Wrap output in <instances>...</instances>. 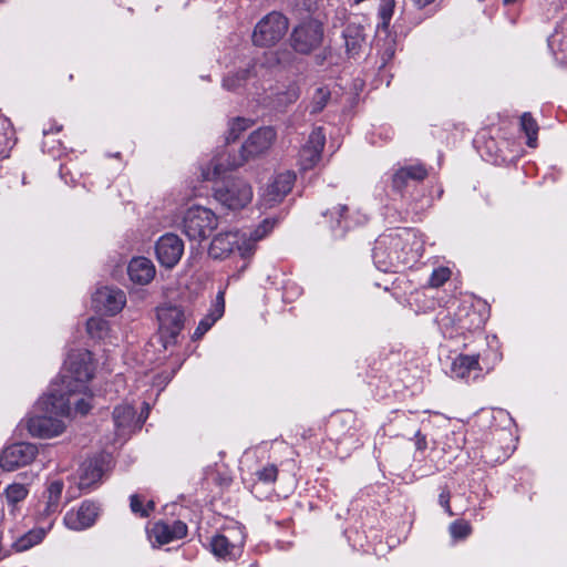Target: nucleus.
<instances>
[{
    "instance_id": "obj_24",
    "label": "nucleus",
    "mask_w": 567,
    "mask_h": 567,
    "mask_svg": "<svg viewBox=\"0 0 567 567\" xmlns=\"http://www.w3.org/2000/svg\"><path fill=\"white\" fill-rule=\"evenodd\" d=\"M136 412L132 405L121 404L117 405L113 411V420L115 427L118 432L125 433L135 426Z\"/></svg>"
},
{
    "instance_id": "obj_8",
    "label": "nucleus",
    "mask_w": 567,
    "mask_h": 567,
    "mask_svg": "<svg viewBox=\"0 0 567 567\" xmlns=\"http://www.w3.org/2000/svg\"><path fill=\"white\" fill-rule=\"evenodd\" d=\"M214 197L228 209H241L252 199L251 186L240 178H233L217 183L214 187Z\"/></svg>"
},
{
    "instance_id": "obj_18",
    "label": "nucleus",
    "mask_w": 567,
    "mask_h": 567,
    "mask_svg": "<svg viewBox=\"0 0 567 567\" xmlns=\"http://www.w3.org/2000/svg\"><path fill=\"white\" fill-rule=\"evenodd\" d=\"M97 514V505L93 502L85 501L78 509H71L65 514L64 524L70 529L83 530L95 523Z\"/></svg>"
},
{
    "instance_id": "obj_39",
    "label": "nucleus",
    "mask_w": 567,
    "mask_h": 567,
    "mask_svg": "<svg viewBox=\"0 0 567 567\" xmlns=\"http://www.w3.org/2000/svg\"><path fill=\"white\" fill-rule=\"evenodd\" d=\"M259 481L264 483H274L277 480L278 468L274 464H268L256 472Z\"/></svg>"
},
{
    "instance_id": "obj_22",
    "label": "nucleus",
    "mask_w": 567,
    "mask_h": 567,
    "mask_svg": "<svg viewBox=\"0 0 567 567\" xmlns=\"http://www.w3.org/2000/svg\"><path fill=\"white\" fill-rule=\"evenodd\" d=\"M102 463L97 458L85 460L79 468V488L89 492L102 478Z\"/></svg>"
},
{
    "instance_id": "obj_14",
    "label": "nucleus",
    "mask_w": 567,
    "mask_h": 567,
    "mask_svg": "<svg viewBox=\"0 0 567 567\" xmlns=\"http://www.w3.org/2000/svg\"><path fill=\"white\" fill-rule=\"evenodd\" d=\"M295 179L296 175L292 172L287 171L277 174L261 194L262 205L265 207H272L280 203L291 190Z\"/></svg>"
},
{
    "instance_id": "obj_31",
    "label": "nucleus",
    "mask_w": 567,
    "mask_h": 567,
    "mask_svg": "<svg viewBox=\"0 0 567 567\" xmlns=\"http://www.w3.org/2000/svg\"><path fill=\"white\" fill-rule=\"evenodd\" d=\"M252 69L254 65L225 76L223 80L224 89L228 91H236L239 89L251 76Z\"/></svg>"
},
{
    "instance_id": "obj_10",
    "label": "nucleus",
    "mask_w": 567,
    "mask_h": 567,
    "mask_svg": "<svg viewBox=\"0 0 567 567\" xmlns=\"http://www.w3.org/2000/svg\"><path fill=\"white\" fill-rule=\"evenodd\" d=\"M245 534L240 527L225 529L223 534L213 537L210 546L214 555L224 559H236L241 555Z\"/></svg>"
},
{
    "instance_id": "obj_36",
    "label": "nucleus",
    "mask_w": 567,
    "mask_h": 567,
    "mask_svg": "<svg viewBox=\"0 0 567 567\" xmlns=\"http://www.w3.org/2000/svg\"><path fill=\"white\" fill-rule=\"evenodd\" d=\"M86 330L92 338L102 339L107 332V322L102 318H90L86 321Z\"/></svg>"
},
{
    "instance_id": "obj_25",
    "label": "nucleus",
    "mask_w": 567,
    "mask_h": 567,
    "mask_svg": "<svg viewBox=\"0 0 567 567\" xmlns=\"http://www.w3.org/2000/svg\"><path fill=\"white\" fill-rule=\"evenodd\" d=\"M477 370H480L478 355L460 354L452 363V373L458 379H467L473 371Z\"/></svg>"
},
{
    "instance_id": "obj_38",
    "label": "nucleus",
    "mask_w": 567,
    "mask_h": 567,
    "mask_svg": "<svg viewBox=\"0 0 567 567\" xmlns=\"http://www.w3.org/2000/svg\"><path fill=\"white\" fill-rule=\"evenodd\" d=\"M451 277V270L447 267H439L434 269L430 276L429 285L432 288L443 286Z\"/></svg>"
},
{
    "instance_id": "obj_42",
    "label": "nucleus",
    "mask_w": 567,
    "mask_h": 567,
    "mask_svg": "<svg viewBox=\"0 0 567 567\" xmlns=\"http://www.w3.org/2000/svg\"><path fill=\"white\" fill-rule=\"evenodd\" d=\"M450 498H451V493H450L449 488L443 487L439 495V504L444 508V511L447 513L449 516H453L454 513L452 512V508L450 505Z\"/></svg>"
},
{
    "instance_id": "obj_16",
    "label": "nucleus",
    "mask_w": 567,
    "mask_h": 567,
    "mask_svg": "<svg viewBox=\"0 0 567 567\" xmlns=\"http://www.w3.org/2000/svg\"><path fill=\"white\" fill-rule=\"evenodd\" d=\"M323 217L329 224L331 236L334 239L343 238L347 230L365 220V216H361L360 219L353 220L352 216L349 215V208L347 205H338L333 207L324 213Z\"/></svg>"
},
{
    "instance_id": "obj_29",
    "label": "nucleus",
    "mask_w": 567,
    "mask_h": 567,
    "mask_svg": "<svg viewBox=\"0 0 567 567\" xmlns=\"http://www.w3.org/2000/svg\"><path fill=\"white\" fill-rule=\"evenodd\" d=\"M331 92L327 86H319L315 90L310 104L309 111L311 114H318L323 111L330 101Z\"/></svg>"
},
{
    "instance_id": "obj_48",
    "label": "nucleus",
    "mask_w": 567,
    "mask_h": 567,
    "mask_svg": "<svg viewBox=\"0 0 567 567\" xmlns=\"http://www.w3.org/2000/svg\"><path fill=\"white\" fill-rule=\"evenodd\" d=\"M524 0H503V4L505 7H518L523 3Z\"/></svg>"
},
{
    "instance_id": "obj_5",
    "label": "nucleus",
    "mask_w": 567,
    "mask_h": 567,
    "mask_svg": "<svg viewBox=\"0 0 567 567\" xmlns=\"http://www.w3.org/2000/svg\"><path fill=\"white\" fill-rule=\"evenodd\" d=\"M51 396V390L41 398L37 408L41 411V414L31 416L28 420V430L32 436L40 439H51L60 435L65 430L64 417H68L71 413V406L65 413H60L58 409H50L52 405L49 401Z\"/></svg>"
},
{
    "instance_id": "obj_11",
    "label": "nucleus",
    "mask_w": 567,
    "mask_h": 567,
    "mask_svg": "<svg viewBox=\"0 0 567 567\" xmlns=\"http://www.w3.org/2000/svg\"><path fill=\"white\" fill-rule=\"evenodd\" d=\"M38 455V449L34 444L19 442L7 446L0 454V466L2 470L11 472L21 466L29 465Z\"/></svg>"
},
{
    "instance_id": "obj_13",
    "label": "nucleus",
    "mask_w": 567,
    "mask_h": 567,
    "mask_svg": "<svg viewBox=\"0 0 567 567\" xmlns=\"http://www.w3.org/2000/svg\"><path fill=\"white\" fill-rule=\"evenodd\" d=\"M324 144L326 135L322 127L313 128L309 134L308 141L299 152V165L301 169H311L319 163Z\"/></svg>"
},
{
    "instance_id": "obj_20",
    "label": "nucleus",
    "mask_w": 567,
    "mask_h": 567,
    "mask_svg": "<svg viewBox=\"0 0 567 567\" xmlns=\"http://www.w3.org/2000/svg\"><path fill=\"white\" fill-rule=\"evenodd\" d=\"M187 535V525L182 520L172 524L157 522L152 528V536L159 545L169 544Z\"/></svg>"
},
{
    "instance_id": "obj_46",
    "label": "nucleus",
    "mask_w": 567,
    "mask_h": 567,
    "mask_svg": "<svg viewBox=\"0 0 567 567\" xmlns=\"http://www.w3.org/2000/svg\"><path fill=\"white\" fill-rule=\"evenodd\" d=\"M62 130V125L54 124L50 126L49 128H43V135L47 136L51 133H59Z\"/></svg>"
},
{
    "instance_id": "obj_23",
    "label": "nucleus",
    "mask_w": 567,
    "mask_h": 567,
    "mask_svg": "<svg viewBox=\"0 0 567 567\" xmlns=\"http://www.w3.org/2000/svg\"><path fill=\"white\" fill-rule=\"evenodd\" d=\"M342 35L348 55H359L367 39L364 27L358 23H348Z\"/></svg>"
},
{
    "instance_id": "obj_30",
    "label": "nucleus",
    "mask_w": 567,
    "mask_h": 567,
    "mask_svg": "<svg viewBox=\"0 0 567 567\" xmlns=\"http://www.w3.org/2000/svg\"><path fill=\"white\" fill-rule=\"evenodd\" d=\"M63 491V483L61 481H53L50 483L47 489V508L48 514L58 512L60 505V498Z\"/></svg>"
},
{
    "instance_id": "obj_6",
    "label": "nucleus",
    "mask_w": 567,
    "mask_h": 567,
    "mask_svg": "<svg viewBox=\"0 0 567 567\" xmlns=\"http://www.w3.org/2000/svg\"><path fill=\"white\" fill-rule=\"evenodd\" d=\"M217 216L210 209L193 206L185 212L181 228L190 240L202 241L217 228Z\"/></svg>"
},
{
    "instance_id": "obj_7",
    "label": "nucleus",
    "mask_w": 567,
    "mask_h": 567,
    "mask_svg": "<svg viewBox=\"0 0 567 567\" xmlns=\"http://www.w3.org/2000/svg\"><path fill=\"white\" fill-rule=\"evenodd\" d=\"M288 29V18L281 12L272 11L256 24L252 32V42L257 47H272L286 35Z\"/></svg>"
},
{
    "instance_id": "obj_44",
    "label": "nucleus",
    "mask_w": 567,
    "mask_h": 567,
    "mask_svg": "<svg viewBox=\"0 0 567 567\" xmlns=\"http://www.w3.org/2000/svg\"><path fill=\"white\" fill-rule=\"evenodd\" d=\"M148 410H150V406H148V404L145 403V410H143L141 412V415L137 419L135 417V426H136V429H141L142 427L143 423L145 422V420L148 416Z\"/></svg>"
},
{
    "instance_id": "obj_34",
    "label": "nucleus",
    "mask_w": 567,
    "mask_h": 567,
    "mask_svg": "<svg viewBox=\"0 0 567 567\" xmlns=\"http://www.w3.org/2000/svg\"><path fill=\"white\" fill-rule=\"evenodd\" d=\"M221 316H223V308L214 310L208 316H206L204 319H202L194 332L193 338L194 339L202 338Z\"/></svg>"
},
{
    "instance_id": "obj_12",
    "label": "nucleus",
    "mask_w": 567,
    "mask_h": 567,
    "mask_svg": "<svg viewBox=\"0 0 567 567\" xmlns=\"http://www.w3.org/2000/svg\"><path fill=\"white\" fill-rule=\"evenodd\" d=\"M155 252L158 262L163 267L172 269L184 254V243L177 235L167 233L157 239Z\"/></svg>"
},
{
    "instance_id": "obj_27",
    "label": "nucleus",
    "mask_w": 567,
    "mask_h": 567,
    "mask_svg": "<svg viewBox=\"0 0 567 567\" xmlns=\"http://www.w3.org/2000/svg\"><path fill=\"white\" fill-rule=\"evenodd\" d=\"M28 493H29V491H28L27 486L23 484H20V483L10 484L4 489L6 499H7L8 505L11 507V509H10L11 513H14L18 504L21 503L22 501H24Z\"/></svg>"
},
{
    "instance_id": "obj_37",
    "label": "nucleus",
    "mask_w": 567,
    "mask_h": 567,
    "mask_svg": "<svg viewBox=\"0 0 567 567\" xmlns=\"http://www.w3.org/2000/svg\"><path fill=\"white\" fill-rule=\"evenodd\" d=\"M449 529H450L451 536L454 539H465L472 533V526L470 525V523H467V522H465L463 519L454 520L450 525Z\"/></svg>"
},
{
    "instance_id": "obj_49",
    "label": "nucleus",
    "mask_w": 567,
    "mask_h": 567,
    "mask_svg": "<svg viewBox=\"0 0 567 567\" xmlns=\"http://www.w3.org/2000/svg\"><path fill=\"white\" fill-rule=\"evenodd\" d=\"M384 54L390 59L394 54V50L392 48H389L385 50Z\"/></svg>"
},
{
    "instance_id": "obj_21",
    "label": "nucleus",
    "mask_w": 567,
    "mask_h": 567,
    "mask_svg": "<svg viewBox=\"0 0 567 567\" xmlns=\"http://www.w3.org/2000/svg\"><path fill=\"white\" fill-rule=\"evenodd\" d=\"M156 270L153 261L146 257H135L127 266L130 279L137 285H148L155 277Z\"/></svg>"
},
{
    "instance_id": "obj_1",
    "label": "nucleus",
    "mask_w": 567,
    "mask_h": 567,
    "mask_svg": "<svg viewBox=\"0 0 567 567\" xmlns=\"http://www.w3.org/2000/svg\"><path fill=\"white\" fill-rule=\"evenodd\" d=\"M66 369L61 375V382L51 386V410L58 409L65 413L70 405L81 415H85L92 408V395L87 392V382L93 378L94 367L92 353L87 350L72 351L68 355Z\"/></svg>"
},
{
    "instance_id": "obj_47",
    "label": "nucleus",
    "mask_w": 567,
    "mask_h": 567,
    "mask_svg": "<svg viewBox=\"0 0 567 567\" xmlns=\"http://www.w3.org/2000/svg\"><path fill=\"white\" fill-rule=\"evenodd\" d=\"M413 3L419 8V9H422L429 4H431L432 2H434L435 0H412Z\"/></svg>"
},
{
    "instance_id": "obj_35",
    "label": "nucleus",
    "mask_w": 567,
    "mask_h": 567,
    "mask_svg": "<svg viewBox=\"0 0 567 567\" xmlns=\"http://www.w3.org/2000/svg\"><path fill=\"white\" fill-rule=\"evenodd\" d=\"M250 126V121L244 117H237L229 124L228 134L226 136L227 143L235 142L240 134Z\"/></svg>"
},
{
    "instance_id": "obj_40",
    "label": "nucleus",
    "mask_w": 567,
    "mask_h": 567,
    "mask_svg": "<svg viewBox=\"0 0 567 567\" xmlns=\"http://www.w3.org/2000/svg\"><path fill=\"white\" fill-rule=\"evenodd\" d=\"M7 125L8 121L3 117H0V158L7 157L10 150V142L7 133L4 132Z\"/></svg>"
},
{
    "instance_id": "obj_43",
    "label": "nucleus",
    "mask_w": 567,
    "mask_h": 567,
    "mask_svg": "<svg viewBox=\"0 0 567 567\" xmlns=\"http://www.w3.org/2000/svg\"><path fill=\"white\" fill-rule=\"evenodd\" d=\"M415 447L419 451H424L427 447L426 436L420 431H416L415 433Z\"/></svg>"
},
{
    "instance_id": "obj_33",
    "label": "nucleus",
    "mask_w": 567,
    "mask_h": 567,
    "mask_svg": "<svg viewBox=\"0 0 567 567\" xmlns=\"http://www.w3.org/2000/svg\"><path fill=\"white\" fill-rule=\"evenodd\" d=\"M144 499L138 494H133L130 497V507L131 511L140 515L141 517H148L151 512H153L155 504L153 501H148L146 505H143Z\"/></svg>"
},
{
    "instance_id": "obj_19",
    "label": "nucleus",
    "mask_w": 567,
    "mask_h": 567,
    "mask_svg": "<svg viewBox=\"0 0 567 567\" xmlns=\"http://www.w3.org/2000/svg\"><path fill=\"white\" fill-rule=\"evenodd\" d=\"M427 175L429 172L422 164L400 167L392 175V189L402 194L413 183L422 182Z\"/></svg>"
},
{
    "instance_id": "obj_2",
    "label": "nucleus",
    "mask_w": 567,
    "mask_h": 567,
    "mask_svg": "<svg viewBox=\"0 0 567 567\" xmlns=\"http://www.w3.org/2000/svg\"><path fill=\"white\" fill-rule=\"evenodd\" d=\"M417 248L419 241L414 230L398 228L379 236L372 250V258L379 270L395 272L417 259Z\"/></svg>"
},
{
    "instance_id": "obj_26",
    "label": "nucleus",
    "mask_w": 567,
    "mask_h": 567,
    "mask_svg": "<svg viewBox=\"0 0 567 567\" xmlns=\"http://www.w3.org/2000/svg\"><path fill=\"white\" fill-rule=\"evenodd\" d=\"M520 128L527 136V145L529 147H536L539 127L529 112H525L520 116Z\"/></svg>"
},
{
    "instance_id": "obj_28",
    "label": "nucleus",
    "mask_w": 567,
    "mask_h": 567,
    "mask_svg": "<svg viewBox=\"0 0 567 567\" xmlns=\"http://www.w3.org/2000/svg\"><path fill=\"white\" fill-rule=\"evenodd\" d=\"M45 532L42 528L32 529L13 543L17 551H24L39 544L44 538Z\"/></svg>"
},
{
    "instance_id": "obj_17",
    "label": "nucleus",
    "mask_w": 567,
    "mask_h": 567,
    "mask_svg": "<svg viewBox=\"0 0 567 567\" xmlns=\"http://www.w3.org/2000/svg\"><path fill=\"white\" fill-rule=\"evenodd\" d=\"M92 300L97 310L113 316L125 306L126 297L121 289L102 287L94 292Z\"/></svg>"
},
{
    "instance_id": "obj_41",
    "label": "nucleus",
    "mask_w": 567,
    "mask_h": 567,
    "mask_svg": "<svg viewBox=\"0 0 567 567\" xmlns=\"http://www.w3.org/2000/svg\"><path fill=\"white\" fill-rule=\"evenodd\" d=\"M298 99L299 90L296 86H291L286 92L279 94V102L285 104L295 103Z\"/></svg>"
},
{
    "instance_id": "obj_3",
    "label": "nucleus",
    "mask_w": 567,
    "mask_h": 567,
    "mask_svg": "<svg viewBox=\"0 0 567 567\" xmlns=\"http://www.w3.org/2000/svg\"><path fill=\"white\" fill-rule=\"evenodd\" d=\"M272 227L274 223L265 219L254 230L219 233L213 238L208 254L214 259H225L237 250L243 258L250 257L255 251L256 243L262 239Z\"/></svg>"
},
{
    "instance_id": "obj_9",
    "label": "nucleus",
    "mask_w": 567,
    "mask_h": 567,
    "mask_svg": "<svg viewBox=\"0 0 567 567\" xmlns=\"http://www.w3.org/2000/svg\"><path fill=\"white\" fill-rule=\"evenodd\" d=\"M323 24L315 19L306 20L296 25L290 34V45L299 54H310L323 40Z\"/></svg>"
},
{
    "instance_id": "obj_32",
    "label": "nucleus",
    "mask_w": 567,
    "mask_h": 567,
    "mask_svg": "<svg viewBox=\"0 0 567 567\" xmlns=\"http://www.w3.org/2000/svg\"><path fill=\"white\" fill-rule=\"evenodd\" d=\"M394 7V0H381L378 13L381 22L378 24V31L382 30L384 32H388L390 21L393 16Z\"/></svg>"
},
{
    "instance_id": "obj_4",
    "label": "nucleus",
    "mask_w": 567,
    "mask_h": 567,
    "mask_svg": "<svg viewBox=\"0 0 567 567\" xmlns=\"http://www.w3.org/2000/svg\"><path fill=\"white\" fill-rule=\"evenodd\" d=\"M276 136V131L271 126L259 127L248 136L238 155L229 156L226 165L220 162L213 163V173H203L204 178L213 179L227 169H235L244 165L249 158L267 152L274 144Z\"/></svg>"
},
{
    "instance_id": "obj_15",
    "label": "nucleus",
    "mask_w": 567,
    "mask_h": 567,
    "mask_svg": "<svg viewBox=\"0 0 567 567\" xmlns=\"http://www.w3.org/2000/svg\"><path fill=\"white\" fill-rule=\"evenodd\" d=\"M157 319L162 333L174 340L184 328L185 313L181 307L169 303L157 309Z\"/></svg>"
},
{
    "instance_id": "obj_45",
    "label": "nucleus",
    "mask_w": 567,
    "mask_h": 567,
    "mask_svg": "<svg viewBox=\"0 0 567 567\" xmlns=\"http://www.w3.org/2000/svg\"><path fill=\"white\" fill-rule=\"evenodd\" d=\"M223 308V311L225 310V299H224V292H218L217 297H216V305H215V309L214 310H217V309H221Z\"/></svg>"
}]
</instances>
